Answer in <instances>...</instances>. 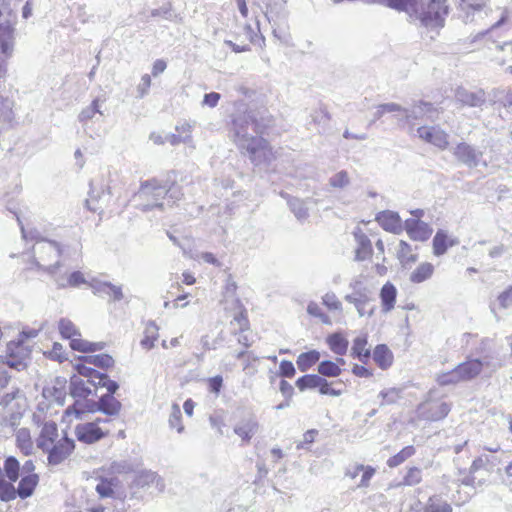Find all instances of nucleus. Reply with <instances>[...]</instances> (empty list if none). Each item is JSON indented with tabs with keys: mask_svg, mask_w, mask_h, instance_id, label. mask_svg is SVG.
Listing matches in <instances>:
<instances>
[{
	"mask_svg": "<svg viewBox=\"0 0 512 512\" xmlns=\"http://www.w3.org/2000/svg\"><path fill=\"white\" fill-rule=\"evenodd\" d=\"M0 120L12 124L14 120L13 101L0 97Z\"/></svg>",
	"mask_w": 512,
	"mask_h": 512,
	"instance_id": "49",
	"label": "nucleus"
},
{
	"mask_svg": "<svg viewBox=\"0 0 512 512\" xmlns=\"http://www.w3.org/2000/svg\"><path fill=\"white\" fill-rule=\"evenodd\" d=\"M87 384V381H84L77 375H73L69 385L71 396L73 398L85 399L92 395L93 392Z\"/></svg>",
	"mask_w": 512,
	"mask_h": 512,
	"instance_id": "31",
	"label": "nucleus"
},
{
	"mask_svg": "<svg viewBox=\"0 0 512 512\" xmlns=\"http://www.w3.org/2000/svg\"><path fill=\"white\" fill-rule=\"evenodd\" d=\"M97 384H99L100 387L106 388L107 389L106 394H111L112 396H114V393L119 388L118 383L114 380H111L106 373H102Z\"/></svg>",
	"mask_w": 512,
	"mask_h": 512,
	"instance_id": "56",
	"label": "nucleus"
},
{
	"mask_svg": "<svg viewBox=\"0 0 512 512\" xmlns=\"http://www.w3.org/2000/svg\"><path fill=\"white\" fill-rule=\"evenodd\" d=\"M453 155L461 164L468 168H475L480 164L487 166V163L482 160L483 152L466 142L458 143L453 148Z\"/></svg>",
	"mask_w": 512,
	"mask_h": 512,
	"instance_id": "8",
	"label": "nucleus"
},
{
	"mask_svg": "<svg viewBox=\"0 0 512 512\" xmlns=\"http://www.w3.org/2000/svg\"><path fill=\"white\" fill-rule=\"evenodd\" d=\"M259 423L254 417L243 419L234 426V433L238 435L242 441L249 442L257 433Z\"/></svg>",
	"mask_w": 512,
	"mask_h": 512,
	"instance_id": "25",
	"label": "nucleus"
},
{
	"mask_svg": "<svg viewBox=\"0 0 512 512\" xmlns=\"http://www.w3.org/2000/svg\"><path fill=\"white\" fill-rule=\"evenodd\" d=\"M373 360L381 368L386 369L392 364V353L384 344H379L373 351Z\"/></svg>",
	"mask_w": 512,
	"mask_h": 512,
	"instance_id": "34",
	"label": "nucleus"
},
{
	"mask_svg": "<svg viewBox=\"0 0 512 512\" xmlns=\"http://www.w3.org/2000/svg\"><path fill=\"white\" fill-rule=\"evenodd\" d=\"M413 512H453V508L441 495L434 494L426 502H418Z\"/></svg>",
	"mask_w": 512,
	"mask_h": 512,
	"instance_id": "16",
	"label": "nucleus"
},
{
	"mask_svg": "<svg viewBox=\"0 0 512 512\" xmlns=\"http://www.w3.org/2000/svg\"><path fill=\"white\" fill-rule=\"evenodd\" d=\"M422 472L417 467H412L408 470L407 474L404 477V484L408 486H413L421 482Z\"/></svg>",
	"mask_w": 512,
	"mask_h": 512,
	"instance_id": "57",
	"label": "nucleus"
},
{
	"mask_svg": "<svg viewBox=\"0 0 512 512\" xmlns=\"http://www.w3.org/2000/svg\"><path fill=\"white\" fill-rule=\"evenodd\" d=\"M397 256L400 262L404 265L415 262L417 259L416 255L411 254V246L406 241L403 240H401L399 243Z\"/></svg>",
	"mask_w": 512,
	"mask_h": 512,
	"instance_id": "51",
	"label": "nucleus"
},
{
	"mask_svg": "<svg viewBox=\"0 0 512 512\" xmlns=\"http://www.w3.org/2000/svg\"><path fill=\"white\" fill-rule=\"evenodd\" d=\"M95 480L97 481L95 491L100 498H114L115 489L119 485V479L116 476L97 474Z\"/></svg>",
	"mask_w": 512,
	"mask_h": 512,
	"instance_id": "21",
	"label": "nucleus"
},
{
	"mask_svg": "<svg viewBox=\"0 0 512 512\" xmlns=\"http://www.w3.org/2000/svg\"><path fill=\"white\" fill-rule=\"evenodd\" d=\"M455 99L464 106L481 107L486 102V93L483 89L470 91L459 87L455 91Z\"/></svg>",
	"mask_w": 512,
	"mask_h": 512,
	"instance_id": "15",
	"label": "nucleus"
},
{
	"mask_svg": "<svg viewBox=\"0 0 512 512\" xmlns=\"http://www.w3.org/2000/svg\"><path fill=\"white\" fill-rule=\"evenodd\" d=\"M307 313L313 317H316L321 320L324 324H330V317L323 312L321 307L316 302H309L307 305Z\"/></svg>",
	"mask_w": 512,
	"mask_h": 512,
	"instance_id": "53",
	"label": "nucleus"
},
{
	"mask_svg": "<svg viewBox=\"0 0 512 512\" xmlns=\"http://www.w3.org/2000/svg\"><path fill=\"white\" fill-rule=\"evenodd\" d=\"M76 436L84 443H94L104 437L103 431L97 426V422H88L77 425Z\"/></svg>",
	"mask_w": 512,
	"mask_h": 512,
	"instance_id": "22",
	"label": "nucleus"
},
{
	"mask_svg": "<svg viewBox=\"0 0 512 512\" xmlns=\"http://www.w3.org/2000/svg\"><path fill=\"white\" fill-rule=\"evenodd\" d=\"M58 329L63 338L70 339V347L75 351L87 353L99 351L104 348L103 342H89L81 339V333L74 323L67 318H61L59 320Z\"/></svg>",
	"mask_w": 512,
	"mask_h": 512,
	"instance_id": "7",
	"label": "nucleus"
},
{
	"mask_svg": "<svg viewBox=\"0 0 512 512\" xmlns=\"http://www.w3.org/2000/svg\"><path fill=\"white\" fill-rule=\"evenodd\" d=\"M271 124L270 117L253 111L238 114L232 120L233 140L255 166L270 164L275 159L268 141L262 137Z\"/></svg>",
	"mask_w": 512,
	"mask_h": 512,
	"instance_id": "1",
	"label": "nucleus"
},
{
	"mask_svg": "<svg viewBox=\"0 0 512 512\" xmlns=\"http://www.w3.org/2000/svg\"><path fill=\"white\" fill-rule=\"evenodd\" d=\"M321 383V376L317 374H306L296 381V386L300 391H305L307 389L317 388Z\"/></svg>",
	"mask_w": 512,
	"mask_h": 512,
	"instance_id": "46",
	"label": "nucleus"
},
{
	"mask_svg": "<svg viewBox=\"0 0 512 512\" xmlns=\"http://www.w3.org/2000/svg\"><path fill=\"white\" fill-rule=\"evenodd\" d=\"M404 229L410 239L420 242L428 240L433 232L429 224L419 219H406L404 221Z\"/></svg>",
	"mask_w": 512,
	"mask_h": 512,
	"instance_id": "14",
	"label": "nucleus"
},
{
	"mask_svg": "<svg viewBox=\"0 0 512 512\" xmlns=\"http://www.w3.org/2000/svg\"><path fill=\"white\" fill-rule=\"evenodd\" d=\"M367 346V337L366 336H358L354 339L353 345L351 348V356L357 358L363 364H366L370 357L371 352Z\"/></svg>",
	"mask_w": 512,
	"mask_h": 512,
	"instance_id": "30",
	"label": "nucleus"
},
{
	"mask_svg": "<svg viewBox=\"0 0 512 512\" xmlns=\"http://www.w3.org/2000/svg\"><path fill=\"white\" fill-rule=\"evenodd\" d=\"M53 280L58 289H63L66 287H78L81 284L86 283V279L82 272L74 271L70 275L66 276L64 274L56 273L53 276Z\"/></svg>",
	"mask_w": 512,
	"mask_h": 512,
	"instance_id": "26",
	"label": "nucleus"
},
{
	"mask_svg": "<svg viewBox=\"0 0 512 512\" xmlns=\"http://www.w3.org/2000/svg\"><path fill=\"white\" fill-rule=\"evenodd\" d=\"M434 272V266L429 262L421 263L411 274L410 281L412 283H422L430 279Z\"/></svg>",
	"mask_w": 512,
	"mask_h": 512,
	"instance_id": "35",
	"label": "nucleus"
},
{
	"mask_svg": "<svg viewBox=\"0 0 512 512\" xmlns=\"http://www.w3.org/2000/svg\"><path fill=\"white\" fill-rule=\"evenodd\" d=\"M397 289L391 282H386L380 290L382 312L388 313L395 307Z\"/></svg>",
	"mask_w": 512,
	"mask_h": 512,
	"instance_id": "27",
	"label": "nucleus"
},
{
	"mask_svg": "<svg viewBox=\"0 0 512 512\" xmlns=\"http://www.w3.org/2000/svg\"><path fill=\"white\" fill-rule=\"evenodd\" d=\"M498 301L502 308H508L512 305V286L498 296Z\"/></svg>",
	"mask_w": 512,
	"mask_h": 512,
	"instance_id": "64",
	"label": "nucleus"
},
{
	"mask_svg": "<svg viewBox=\"0 0 512 512\" xmlns=\"http://www.w3.org/2000/svg\"><path fill=\"white\" fill-rule=\"evenodd\" d=\"M132 489L151 490V493H162L165 489L164 480L151 470L138 472L131 485Z\"/></svg>",
	"mask_w": 512,
	"mask_h": 512,
	"instance_id": "10",
	"label": "nucleus"
},
{
	"mask_svg": "<svg viewBox=\"0 0 512 512\" xmlns=\"http://www.w3.org/2000/svg\"><path fill=\"white\" fill-rule=\"evenodd\" d=\"M89 286L95 295H107L112 301H121L124 298L121 286H116L110 282L92 280Z\"/></svg>",
	"mask_w": 512,
	"mask_h": 512,
	"instance_id": "20",
	"label": "nucleus"
},
{
	"mask_svg": "<svg viewBox=\"0 0 512 512\" xmlns=\"http://www.w3.org/2000/svg\"><path fill=\"white\" fill-rule=\"evenodd\" d=\"M415 454V448L412 445L404 447L400 452L390 457L387 461V465L391 468L397 467L402 464L405 460Z\"/></svg>",
	"mask_w": 512,
	"mask_h": 512,
	"instance_id": "47",
	"label": "nucleus"
},
{
	"mask_svg": "<svg viewBox=\"0 0 512 512\" xmlns=\"http://www.w3.org/2000/svg\"><path fill=\"white\" fill-rule=\"evenodd\" d=\"M74 448V441L65 435L44 452L48 454L47 459L50 465H59L70 456Z\"/></svg>",
	"mask_w": 512,
	"mask_h": 512,
	"instance_id": "11",
	"label": "nucleus"
},
{
	"mask_svg": "<svg viewBox=\"0 0 512 512\" xmlns=\"http://www.w3.org/2000/svg\"><path fill=\"white\" fill-rule=\"evenodd\" d=\"M484 365H489L487 357H484L483 360L471 359L460 363L456 367L459 375L458 377H460L461 381L471 380L480 374Z\"/></svg>",
	"mask_w": 512,
	"mask_h": 512,
	"instance_id": "18",
	"label": "nucleus"
},
{
	"mask_svg": "<svg viewBox=\"0 0 512 512\" xmlns=\"http://www.w3.org/2000/svg\"><path fill=\"white\" fill-rule=\"evenodd\" d=\"M354 238L357 243L356 260L363 261L372 254V244L370 239L364 234L361 229L354 232Z\"/></svg>",
	"mask_w": 512,
	"mask_h": 512,
	"instance_id": "28",
	"label": "nucleus"
},
{
	"mask_svg": "<svg viewBox=\"0 0 512 512\" xmlns=\"http://www.w3.org/2000/svg\"><path fill=\"white\" fill-rule=\"evenodd\" d=\"M150 86H151V77L148 74H144L141 77V81L137 86L138 98H143L145 95H147L149 92Z\"/></svg>",
	"mask_w": 512,
	"mask_h": 512,
	"instance_id": "62",
	"label": "nucleus"
},
{
	"mask_svg": "<svg viewBox=\"0 0 512 512\" xmlns=\"http://www.w3.org/2000/svg\"><path fill=\"white\" fill-rule=\"evenodd\" d=\"M484 465V460L482 457H479L477 459H475L473 462H472V465L470 467V475L468 477H466L462 483L464 485H474L475 483V477L473 476V474L475 472H477L482 466Z\"/></svg>",
	"mask_w": 512,
	"mask_h": 512,
	"instance_id": "59",
	"label": "nucleus"
},
{
	"mask_svg": "<svg viewBox=\"0 0 512 512\" xmlns=\"http://www.w3.org/2000/svg\"><path fill=\"white\" fill-rule=\"evenodd\" d=\"M380 105L382 107V110H384V113H394L393 117L396 120H397V116L403 115L404 107L397 103L390 102V103H383Z\"/></svg>",
	"mask_w": 512,
	"mask_h": 512,
	"instance_id": "63",
	"label": "nucleus"
},
{
	"mask_svg": "<svg viewBox=\"0 0 512 512\" xmlns=\"http://www.w3.org/2000/svg\"><path fill=\"white\" fill-rule=\"evenodd\" d=\"M56 383L59 385V387L53 386L52 388H45L43 394L46 397H53L59 405H64L66 397V391L64 387L65 381L57 378Z\"/></svg>",
	"mask_w": 512,
	"mask_h": 512,
	"instance_id": "43",
	"label": "nucleus"
},
{
	"mask_svg": "<svg viewBox=\"0 0 512 512\" xmlns=\"http://www.w3.org/2000/svg\"><path fill=\"white\" fill-rule=\"evenodd\" d=\"M330 349L337 355H345L348 349V341L340 334L334 333L327 338Z\"/></svg>",
	"mask_w": 512,
	"mask_h": 512,
	"instance_id": "42",
	"label": "nucleus"
},
{
	"mask_svg": "<svg viewBox=\"0 0 512 512\" xmlns=\"http://www.w3.org/2000/svg\"><path fill=\"white\" fill-rule=\"evenodd\" d=\"M14 482L10 480H6L4 478L0 479V500L3 502H10L17 498L16 488L13 485Z\"/></svg>",
	"mask_w": 512,
	"mask_h": 512,
	"instance_id": "45",
	"label": "nucleus"
},
{
	"mask_svg": "<svg viewBox=\"0 0 512 512\" xmlns=\"http://www.w3.org/2000/svg\"><path fill=\"white\" fill-rule=\"evenodd\" d=\"M317 370H318L319 375L321 377L323 376V378L324 377H338L342 372V369L339 367L338 363H335L330 360L321 361L318 364Z\"/></svg>",
	"mask_w": 512,
	"mask_h": 512,
	"instance_id": "44",
	"label": "nucleus"
},
{
	"mask_svg": "<svg viewBox=\"0 0 512 512\" xmlns=\"http://www.w3.org/2000/svg\"><path fill=\"white\" fill-rule=\"evenodd\" d=\"M349 292L344 300L353 305L359 317H372L375 312V291L363 275L353 277L348 285Z\"/></svg>",
	"mask_w": 512,
	"mask_h": 512,
	"instance_id": "4",
	"label": "nucleus"
},
{
	"mask_svg": "<svg viewBox=\"0 0 512 512\" xmlns=\"http://www.w3.org/2000/svg\"><path fill=\"white\" fill-rule=\"evenodd\" d=\"M181 418V409L178 404L174 403L171 407L168 424L171 429H176L178 433H182L184 431V426L182 425Z\"/></svg>",
	"mask_w": 512,
	"mask_h": 512,
	"instance_id": "50",
	"label": "nucleus"
},
{
	"mask_svg": "<svg viewBox=\"0 0 512 512\" xmlns=\"http://www.w3.org/2000/svg\"><path fill=\"white\" fill-rule=\"evenodd\" d=\"M16 217L20 226L22 237L24 239H35L36 243L33 247L32 264L40 271L50 275L52 278L62 267L60 257L63 253L60 243L38 237L37 231L27 233L17 212L10 210Z\"/></svg>",
	"mask_w": 512,
	"mask_h": 512,
	"instance_id": "3",
	"label": "nucleus"
},
{
	"mask_svg": "<svg viewBox=\"0 0 512 512\" xmlns=\"http://www.w3.org/2000/svg\"><path fill=\"white\" fill-rule=\"evenodd\" d=\"M167 185L162 184L157 179H150L141 183L140 189L134 195L137 208L143 212L150 211L154 208H163L162 200L166 197Z\"/></svg>",
	"mask_w": 512,
	"mask_h": 512,
	"instance_id": "5",
	"label": "nucleus"
},
{
	"mask_svg": "<svg viewBox=\"0 0 512 512\" xmlns=\"http://www.w3.org/2000/svg\"><path fill=\"white\" fill-rule=\"evenodd\" d=\"M438 114V110L432 103L419 101L411 107H404L403 115L397 116V125L400 128L408 127L412 131L417 121L425 118L434 121L438 118Z\"/></svg>",
	"mask_w": 512,
	"mask_h": 512,
	"instance_id": "6",
	"label": "nucleus"
},
{
	"mask_svg": "<svg viewBox=\"0 0 512 512\" xmlns=\"http://www.w3.org/2000/svg\"><path fill=\"white\" fill-rule=\"evenodd\" d=\"M75 369L76 371L78 372V374L80 376H83L85 378H87V380L89 378H100V376L102 375L101 372L95 370L94 368H91V367H88L86 366L85 364H82V363H78L75 365Z\"/></svg>",
	"mask_w": 512,
	"mask_h": 512,
	"instance_id": "58",
	"label": "nucleus"
},
{
	"mask_svg": "<svg viewBox=\"0 0 512 512\" xmlns=\"http://www.w3.org/2000/svg\"><path fill=\"white\" fill-rule=\"evenodd\" d=\"M158 332L159 327L156 325V323L154 321H149L146 324L144 330V337L140 342L141 346L146 350L152 349L154 347L155 341L158 339Z\"/></svg>",
	"mask_w": 512,
	"mask_h": 512,
	"instance_id": "37",
	"label": "nucleus"
},
{
	"mask_svg": "<svg viewBox=\"0 0 512 512\" xmlns=\"http://www.w3.org/2000/svg\"><path fill=\"white\" fill-rule=\"evenodd\" d=\"M58 428L55 422L49 421L44 423L40 431V435L36 440L37 447L42 451H46L49 446L57 441Z\"/></svg>",
	"mask_w": 512,
	"mask_h": 512,
	"instance_id": "24",
	"label": "nucleus"
},
{
	"mask_svg": "<svg viewBox=\"0 0 512 512\" xmlns=\"http://www.w3.org/2000/svg\"><path fill=\"white\" fill-rule=\"evenodd\" d=\"M16 446L26 456L33 452V442L30 431L27 428H20L16 432Z\"/></svg>",
	"mask_w": 512,
	"mask_h": 512,
	"instance_id": "33",
	"label": "nucleus"
},
{
	"mask_svg": "<svg viewBox=\"0 0 512 512\" xmlns=\"http://www.w3.org/2000/svg\"><path fill=\"white\" fill-rule=\"evenodd\" d=\"M5 473V476L11 482H16L20 476V463L14 456H8L4 460L2 473Z\"/></svg>",
	"mask_w": 512,
	"mask_h": 512,
	"instance_id": "38",
	"label": "nucleus"
},
{
	"mask_svg": "<svg viewBox=\"0 0 512 512\" xmlns=\"http://www.w3.org/2000/svg\"><path fill=\"white\" fill-rule=\"evenodd\" d=\"M456 244H458L457 240H449L445 231L438 230L433 238V253L436 256H441L446 253L448 247H452Z\"/></svg>",
	"mask_w": 512,
	"mask_h": 512,
	"instance_id": "32",
	"label": "nucleus"
},
{
	"mask_svg": "<svg viewBox=\"0 0 512 512\" xmlns=\"http://www.w3.org/2000/svg\"><path fill=\"white\" fill-rule=\"evenodd\" d=\"M318 434L316 429L308 430L303 435V440L298 442L296 445V449H307V445L312 444L315 440V436Z\"/></svg>",
	"mask_w": 512,
	"mask_h": 512,
	"instance_id": "61",
	"label": "nucleus"
},
{
	"mask_svg": "<svg viewBox=\"0 0 512 512\" xmlns=\"http://www.w3.org/2000/svg\"><path fill=\"white\" fill-rule=\"evenodd\" d=\"M450 410V405L440 400L425 401L417 407L419 418L427 421L442 420L448 415Z\"/></svg>",
	"mask_w": 512,
	"mask_h": 512,
	"instance_id": "9",
	"label": "nucleus"
},
{
	"mask_svg": "<svg viewBox=\"0 0 512 512\" xmlns=\"http://www.w3.org/2000/svg\"><path fill=\"white\" fill-rule=\"evenodd\" d=\"M402 393L403 390L396 387L381 390L378 394L381 399L380 406L396 404L402 398Z\"/></svg>",
	"mask_w": 512,
	"mask_h": 512,
	"instance_id": "40",
	"label": "nucleus"
},
{
	"mask_svg": "<svg viewBox=\"0 0 512 512\" xmlns=\"http://www.w3.org/2000/svg\"><path fill=\"white\" fill-rule=\"evenodd\" d=\"M322 303L330 311L342 312L343 307L341 301L338 299L334 292H327L322 296Z\"/></svg>",
	"mask_w": 512,
	"mask_h": 512,
	"instance_id": "52",
	"label": "nucleus"
},
{
	"mask_svg": "<svg viewBox=\"0 0 512 512\" xmlns=\"http://www.w3.org/2000/svg\"><path fill=\"white\" fill-rule=\"evenodd\" d=\"M319 359L320 353L317 350H311L301 353L296 360V364L301 372H306L315 365Z\"/></svg>",
	"mask_w": 512,
	"mask_h": 512,
	"instance_id": "36",
	"label": "nucleus"
},
{
	"mask_svg": "<svg viewBox=\"0 0 512 512\" xmlns=\"http://www.w3.org/2000/svg\"><path fill=\"white\" fill-rule=\"evenodd\" d=\"M39 483V475H23L16 488L17 497L26 499L33 495Z\"/></svg>",
	"mask_w": 512,
	"mask_h": 512,
	"instance_id": "29",
	"label": "nucleus"
},
{
	"mask_svg": "<svg viewBox=\"0 0 512 512\" xmlns=\"http://www.w3.org/2000/svg\"><path fill=\"white\" fill-rule=\"evenodd\" d=\"M105 102V99L100 100V98L94 99L91 104L80 112L78 115V120L83 125H85L89 120L93 119L96 114L102 115V111L100 110V103Z\"/></svg>",
	"mask_w": 512,
	"mask_h": 512,
	"instance_id": "39",
	"label": "nucleus"
},
{
	"mask_svg": "<svg viewBox=\"0 0 512 512\" xmlns=\"http://www.w3.org/2000/svg\"><path fill=\"white\" fill-rule=\"evenodd\" d=\"M485 1L486 0H460L459 16L466 23L475 21L476 16L478 18H483V14L487 15V11L485 9Z\"/></svg>",
	"mask_w": 512,
	"mask_h": 512,
	"instance_id": "13",
	"label": "nucleus"
},
{
	"mask_svg": "<svg viewBox=\"0 0 512 512\" xmlns=\"http://www.w3.org/2000/svg\"><path fill=\"white\" fill-rule=\"evenodd\" d=\"M84 361L96 367L107 369L113 366L114 359L108 354L85 356Z\"/></svg>",
	"mask_w": 512,
	"mask_h": 512,
	"instance_id": "48",
	"label": "nucleus"
},
{
	"mask_svg": "<svg viewBox=\"0 0 512 512\" xmlns=\"http://www.w3.org/2000/svg\"><path fill=\"white\" fill-rule=\"evenodd\" d=\"M350 183V179L348 173L344 170L334 174L329 179V184L334 188H344L348 186Z\"/></svg>",
	"mask_w": 512,
	"mask_h": 512,
	"instance_id": "55",
	"label": "nucleus"
},
{
	"mask_svg": "<svg viewBox=\"0 0 512 512\" xmlns=\"http://www.w3.org/2000/svg\"><path fill=\"white\" fill-rule=\"evenodd\" d=\"M376 221L384 230L394 234L401 233L404 228V223L400 216L394 211L385 210L379 212L376 215Z\"/></svg>",
	"mask_w": 512,
	"mask_h": 512,
	"instance_id": "17",
	"label": "nucleus"
},
{
	"mask_svg": "<svg viewBox=\"0 0 512 512\" xmlns=\"http://www.w3.org/2000/svg\"><path fill=\"white\" fill-rule=\"evenodd\" d=\"M296 373L295 367L291 361L282 360L279 365V374L282 377L292 378Z\"/></svg>",
	"mask_w": 512,
	"mask_h": 512,
	"instance_id": "60",
	"label": "nucleus"
},
{
	"mask_svg": "<svg viewBox=\"0 0 512 512\" xmlns=\"http://www.w3.org/2000/svg\"><path fill=\"white\" fill-rule=\"evenodd\" d=\"M386 6L398 11H405L415 17L426 28H441L448 14L446 0H386Z\"/></svg>",
	"mask_w": 512,
	"mask_h": 512,
	"instance_id": "2",
	"label": "nucleus"
},
{
	"mask_svg": "<svg viewBox=\"0 0 512 512\" xmlns=\"http://www.w3.org/2000/svg\"><path fill=\"white\" fill-rule=\"evenodd\" d=\"M287 197V203L290 207V210L295 215V217L299 221H304L308 217V208L305 205V202L303 200H300L298 198H292L286 195Z\"/></svg>",
	"mask_w": 512,
	"mask_h": 512,
	"instance_id": "41",
	"label": "nucleus"
},
{
	"mask_svg": "<svg viewBox=\"0 0 512 512\" xmlns=\"http://www.w3.org/2000/svg\"><path fill=\"white\" fill-rule=\"evenodd\" d=\"M8 357L6 364L18 371L25 369L26 363L25 358L28 352L19 346V342L11 341L7 345Z\"/></svg>",
	"mask_w": 512,
	"mask_h": 512,
	"instance_id": "19",
	"label": "nucleus"
},
{
	"mask_svg": "<svg viewBox=\"0 0 512 512\" xmlns=\"http://www.w3.org/2000/svg\"><path fill=\"white\" fill-rule=\"evenodd\" d=\"M458 376H459L458 371L455 367L453 370H451L449 372L439 374L437 376L436 380L439 385L447 386V385L456 384V383L460 382L461 379Z\"/></svg>",
	"mask_w": 512,
	"mask_h": 512,
	"instance_id": "54",
	"label": "nucleus"
},
{
	"mask_svg": "<svg viewBox=\"0 0 512 512\" xmlns=\"http://www.w3.org/2000/svg\"><path fill=\"white\" fill-rule=\"evenodd\" d=\"M418 137L441 150L447 149L449 135L439 126H421L417 129Z\"/></svg>",
	"mask_w": 512,
	"mask_h": 512,
	"instance_id": "12",
	"label": "nucleus"
},
{
	"mask_svg": "<svg viewBox=\"0 0 512 512\" xmlns=\"http://www.w3.org/2000/svg\"><path fill=\"white\" fill-rule=\"evenodd\" d=\"M122 404L111 394L102 395L97 402H94L91 411H100L108 416H117Z\"/></svg>",
	"mask_w": 512,
	"mask_h": 512,
	"instance_id": "23",
	"label": "nucleus"
}]
</instances>
